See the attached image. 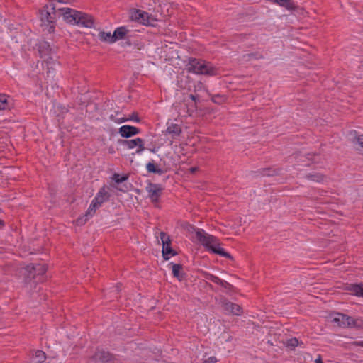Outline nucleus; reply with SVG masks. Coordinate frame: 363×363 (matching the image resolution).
Segmentation results:
<instances>
[{"label":"nucleus","mask_w":363,"mask_h":363,"mask_svg":"<svg viewBox=\"0 0 363 363\" xmlns=\"http://www.w3.org/2000/svg\"><path fill=\"white\" fill-rule=\"evenodd\" d=\"M196 237L208 250L230 259H233L228 252L220 247V242L216 237L206 233L203 230H198L196 232Z\"/></svg>","instance_id":"obj_1"},{"label":"nucleus","mask_w":363,"mask_h":363,"mask_svg":"<svg viewBox=\"0 0 363 363\" xmlns=\"http://www.w3.org/2000/svg\"><path fill=\"white\" fill-rule=\"evenodd\" d=\"M63 13L64 18L69 23L82 26L85 28H92L94 25V18L92 16L67 8Z\"/></svg>","instance_id":"obj_2"},{"label":"nucleus","mask_w":363,"mask_h":363,"mask_svg":"<svg viewBox=\"0 0 363 363\" xmlns=\"http://www.w3.org/2000/svg\"><path fill=\"white\" fill-rule=\"evenodd\" d=\"M186 69L189 72L196 74L208 76H216L218 74V69L211 62L196 58H189L186 65Z\"/></svg>","instance_id":"obj_3"},{"label":"nucleus","mask_w":363,"mask_h":363,"mask_svg":"<svg viewBox=\"0 0 363 363\" xmlns=\"http://www.w3.org/2000/svg\"><path fill=\"white\" fill-rule=\"evenodd\" d=\"M38 51L40 58L43 59L48 65H55L57 62V56L55 47H52L48 42L42 41L38 44Z\"/></svg>","instance_id":"obj_4"},{"label":"nucleus","mask_w":363,"mask_h":363,"mask_svg":"<svg viewBox=\"0 0 363 363\" xmlns=\"http://www.w3.org/2000/svg\"><path fill=\"white\" fill-rule=\"evenodd\" d=\"M47 269V266L42 264L27 265L23 269L26 281H30L38 278V277H39L38 281H40L41 279L40 277L46 272Z\"/></svg>","instance_id":"obj_5"},{"label":"nucleus","mask_w":363,"mask_h":363,"mask_svg":"<svg viewBox=\"0 0 363 363\" xmlns=\"http://www.w3.org/2000/svg\"><path fill=\"white\" fill-rule=\"evenodd\" d=\"M160 238L162 243V256L165 260L169 259L170 256L177 255V252L171 247V240L169 235L164 232L160 233Z\"/></svg>","instance_id":"obj_6"},{"label":"nucleus","mask_w":363,"mask_h":363,"mask_svg":"<svg viewBox=\"0 0 363 363\" xmlns=\"http://www.w3.org/2000/svg\"><path fill=\"white\" fill-rule=\"evenodd\" d=\"M119 143L129 150L137 147L135 152L138 154L142 152L145 150L144 141L140 138L132 140H120Z\"/></svg>","instance_id":"obj_7"},{"label":"nucleus","mask_w":363,"mask_h":363,"mask_svg":"<svg viewBox=\"0 0 363 363\" xmlns=\"http://www.w3.org/2000/svg\"><path fill=\"white\" fill-rule=\"evenodd\" d=\"M99 208V206L92 201L86 213L76 220V224L77 225H84L95 214L96 209Z\"/></svg>","instance_id":"obj_8"},{"label":"nucleus","mask_w":363,"mask_h":363,"mask_svg":"<svg viewBox=\"0 0 363 363\" xmlns=\"http://www.w3.org/2000/svg\"><path fill=\"white\" fill-rule=\"evenodd\" d=\"M146 191L151 201L152 202H157L161 196L162 189L158 184L150 183L146 187Z\"/></svg>","instance_id":"obj_9"},{"label":"nucleus","mask_w":363,"mask_h":363,"mask_svg":"<svg viewBox=\"0 0 363 363\" xmlns=\"http://www.w3.org/2000/svg\"><path fill=\"white\" fill-rule=\"evenodd\" d=\"M48 9V6H45L43 9L40 11L41 21L44 23H54L55 19V6L52 5V11H50Z\"/></svg>","instance_id":"obj_10"},{"label":"nucleus","mask_w":363,"mask_h":363,"mask_svg":"<svg viewBox=\"0 0 363 363\" xmlns=\"http://www.w3.org/2000/svg\"><path fill=\"white\" fill-rule=\"evenodd\" d=\"M108 190V187L106 186H102L99 189L95 198L93 199V201L99 207L102 205V203L109 200L111 195Z\"/></svg>","instance_id":"obj_11"},{"label":"nucleus","mask_w":363,"mask_h":363,"mask_svg":"<svg viewBox=\"0 0 363 363\" xmlns=\"http://www.w3.org/2000/svg\"><path fill=\"white\" fill-rule=\"evenodd\" d=\"M203 274L206 279L211 281L228 290H232L233 288L232 284H230L226 281L220 279L217 276H215L208 272H203Z\"/></svg>","instance_id":"obj_12"},{"label":"nucleus","mask_w":363,"mask_h":363,"mask_svg":"<svg viewBox=\"0 0 363 363\" xmlns=\"http://www.w3.org/2000/svg\"><path fill=\"white\" fill-rule=\"evenodd\" d=\"M140 133V130L131 125H123L119 128V133L121 137L128 138Z\"/></svg>","instance_id":"obj_13"},{"label":"nucleus","mask_w":363,"mask_h":363,"mask_svg":"<svg viewBox=\"0 0 363 363\" xmlns=\"http://www.w3.org/2000/svg\"><path fill=\"white\" fill-rule=\"evenodd\" d=\"M225 311L236 315H240L242 313V308L234 303L225 301L223 304Z\"/></svg>","instance_id":"obj_14"},{"label":"nucleus","mask_w":363,"mask_h":363,"mask_svg":"<svg viewBox=\"0 0 363 363\" xmlns=\"http://www.w3.org/2000/svg\"><path fill=\"white\" fill-rule=\"evenodd\" d=\"M131 18L140 21L143 24H150L148 13L145 11L136 10L132 14Z\"/></svg>","instance_id":"obj_15"},{"label":"nucleus","mask_w":363,"mask_h":363,"mask_svg":"<svg viewBox=\"0 0 363 363\" xmlns=\"http://www.w3.org/2000/svg\"><path fill=\"white\" fill-rule=\"evenodd\" d=\"M166 133L171 135L172 138L174 139L182 133V128L178 124L171 123L168 125Z\"/></svg>","instance_id":"obj_16"},{"label":"nucleus","mask_w":363,"mask_h":363,"mask_svg":"<svg viewBox=\"0 0 363 363\" xmlns=\"http://www.w3.org/2000/svg\"><path fill=\"white\" fill-rule=\"evenodd\" d=\"M361 322V320L354 319L352 317L345 315V320L342 328H360Z\"/></svg>","instance_id":"obj_17"},{"label":"nucleus","mask_w":363,"mask_h":363,"mask_svg":"<svg viewBox=\"0 0 363 363\" xmlns=\"http://www.w3.org/2000/svg\"><path fill=\"white\" fill-rule=\"evenodd\" d=\"M306 178L313 182H323L325 178V176L318 172H312L306 174Z\"/></svg>","instance_id":"obj_18"},{"label":"nucleus","mask_w":363,"mask_h":363,"mask_svg":"<svg viewBox=\"0 0 363 363\" xmlns=\"http://www.w3.org/2000/svg\"><path fill=\"white\" fill-rule=\"evenodd\" d=\"M173 276L177 278L179 281L183 279L184 274L182 272V265L180 264H174L171 262Z\"/></svg>","instance_id":"obj_19"},{"label":"nucleus","mask_w":363,"mask_h":363,"mask_svg":"<svg viewBox=\"0 0 363 363\" xmlns=\"http://www.w3.org/2000/svg\"><path fill=\"white\" fill-rule=\"evenodd\" d=\"M128 32V29L124 26L116 28L113 33L114 43L118 40L124 39Z\"/></svg>","instance_id":"obj_20"},{"label":"nucleus","mask_w":363,"mask_h":363,"mask_svg":"<svg viewBox=\"0 0 363 363\" xmlns=\"http://www.w3.org/2000/svg\"><path fill=\"white\" fill-rule=\"evenodd\" d=\"M111 355L109 352L101 350L97 351L94 354V358L101 362H106L111 359Z\"/></svg>","instance_id":"obj_21"},{"label":"nucleus","mask_w":363,"mask_h":363,"mask_svg":"<svg viewBox=\"0 0 363 363\" xmlns=\"http://www.w3.org/2000/svg\"><path fill=\"white\" fill-rule=\"evenodd\" d=\"M99 39L108 43H114L113 33L111 32L100 31L98 34Z\"/></svg>","instance_id":"obj_22"},{"label":"nucleus","mask_w":363,"mask_h":363,"mask_svg":"<svg viewBox=\"0 0 363 363\" xmlns=\"http://www.w3.org/2000/svg\"><path fill=\"white\" fill-rule=\"evenodd\" d=\"M345 320V314L337 313L332 317V323L336 324L339 327H343Z\"/></svg>","instance_id":"obj_23"},{"label":"nucleus","mask_w":363,"mask_h":363,"mask_svg":"<svg viewBox=\"0 0 363 363\" xmlns=\"http://www.w3.org/2000/svg\"><path fill=\"white\" fill-rule=\"evenodd\" d=\"M146 168L147 172L150 173H155L160 175L164 173V171L161 168L157 167L153 162H148L146 165Z\"/></svg>","instance_id":"obj_24"},{"label":"nucleus","mask_w":363,"mask_h":363,"mask_svg":"<svg viewBox=\"0 0 363 363\" xmlns=\"http://www.w3.org/2000/svg\"><path fill=\"white\" fill-rule=\"evenodd\" d=\"M350 290L354 295L363 297V284L352 285Z\"/></svg>","instance_id":"obj_25"},{"label":"nucleus","mask_w":363,"mask_h":363,"mask_svg":"<svg viewBox=\"0 0 363 363\" xmlns=\"http://www.w3.org/2000/svg\"><path fill=\"white\" fill-rule=\"evenodd\" d=\"M110 118L113 121H117L118 123H123V122H125L126 121H128V119H130V120H133L136 122H139L140 121V118H138V115L136 113H133V115L130 116V118H118V119H115L113 116L111 115L110 116Z\"/></svg>","instance_id":"obj_26"},{"label":"nucleus","mask_w":363,"mask_h":363,"mask_svg":"<svg viewBox=\"0 0 363 363\" xmlns=\"http://www.w3.org/2000/svg\"><path fill=\"white\" fill-rule=\"evenodd\" d=\"M128 179V175H123L122 177L120 176V174L115 173L112 176V179L117 184L122 183L125 181H126Z\"/></svg>","instance_id":"obj_27"},{"label":"nucleus","mask_w":363,"mask_h":363,"mask_svg":"<svg viewBox=\"0 0 363 363\" xmlns=\"http://www.w3.org/2000/svg\"><path fill=\"white\" fill-rule=\"evenodd\" d=\"M35 357L39 363L43 362L46 359L45 353L42 350H37L35 353Z\"/></svg>","instance_id":"obj_28"},{"label":"nucleus","mask_w":363,"mask_h":363,"mask_svg":"<svg viewBox=\"0 0 363 363\" xmlns=\"http://www.w3.org/2000/svg\"><path fill=\"white\" fill-rule=\"evenodd\" d=\"M8 106V100L5 94H0V110H5Z\"/></svg>","instance_id":"obj_29"},{"label":"nucleus","mask_w":363,"mask_h":363,"mask_svg":"<svg viewBox=\"0 0 363 363\" xmlns=\"http://www.w3.org/2000/svg\"><path fill=\"white\" fill-rule=\"evenodd\" d=\"M298 345V340L296 338H291L286 341V346L291 348H294Z\"/></svg>","instance_id":"obj_30"},{"label":"nucleus","mask_w":363,"mask_h":363,"mask_svg":"<svg viewBox=\"0 0 363 363\" xmlns=\"http://www.w3.org/2000/svg\"><path fill=\"white\" fill-rule=\"evenodd\" d=\"M211 99L216 104H222L226 100V98L225 96L217 94L214 95Z\"/></svg>","instance_id":"obj_31"},{"label":"nucleus","mask_w":363,"mask_h":363,"mask_svg":"<svg viewBox=\"0 0 363 363\" xmlns=\"http://www.w3.org/2000/svg\"><path fill=\"white\" fill-rule=\"evenodd\" d=\"M278 172L276 170H272L270 169H263L262 174L266 176H274L277 174Z\"/></svg>","instance_id":"obj_32"},{"label":"nucleus","mask_w":363,"mask_h":363,"mask_svg":"<svg viewBox=\"0 0 363 363\" xmlns=\"http://www.w3.org/2000/svg\"><path fill=\"white\" fill-rule=\"evenodd\" d=\"M189 98L194 102V104L193 106L194 109L197 108V101H199V96L196 94H190Z\"/></svg>","instance_id":"obj_33"},{"label":"nucleus","mask_w":363,"mask_h":363,"mask_svg":"<svg viewBox=\"0 0 363 363\" xmlns=\"http://www.w3.org/2000/svg\"><path fill=\"white\" fill-rule=\"evenodd\" d=\"M246 57H247L248 60H250L252 58L260 59V58L263 57L262 55H259L258 53L248 54V55H246Z\"/></svg>","instance_id":"obj_34"},{"label":"nucleus","mask_w":363,"mask_h":363,"mask_svg":"<svg viewBox=\"0 0 363 363\" xmlns=\"http://www.w3.org/2000/svg\"><path fill=\"white\" fill-rule=\"evenodd\" d=\"M357 143L363 147V135H360L356 138Z\"/></svg>","instance_id":"obj_35"},{"label":"nucleus","mask_w":363,"mask_h":363,"mask_svg":"<svg viewBox=\"0 0 363 363\" xmlns=\"http://www.w3.org/2000/svg\"><path fill=\"white\" fill-rule=\"evenodd\" d=\"M217 361L218 360L216 357H210L204 361V363H216Z\"/></svg>","instance_id":"obj_36"},{"label":"nucleus","mask_w":363,"mask_h":363,"mask_svg":"<svg viewBox=\"0 0 363 363\" xmlns=\"http://www.w3.org/2000/svg\"><path fill=\"white\" fill-rule=\"evenodd\" d=\"M47 27H48V31L50 33L54 32V30H55L54 23H48Z\"/></svg>","instance_id":"obj_37"},{"label":"nucleus","mask_w":363,"mask_h":363,"mask_svg":"<svg viewBox=\"0 0 363 363\" xmlns=\"http://www.w3.org/2000/svg\"><path fill=\"white\" fill-rule=\"evenodd\" d=\"M353 345L363 347V341H355L352 343Z\"/></svg>","instance_id":"obj_38"},{"label":"nucleus","mask_w":363,"mask_h":363,"mask_svg":"<svg viewBox=\"0 0 363 363\" xmlns=\"http://www.w3.org/2000/svg\"><path fill=\"white\" fill-rule=\"evenodd\" d=\"M120 291V289H119V285L117 284L114 288H113V290L112 291L113 293H115L116 294H118V292Z\"/></svg>","instance_id":"obj_39"},{"label":"nucleus","mask_w":363,"mask_h":363,"mask_svg":"<svg viewBox=\"0 0 363 363\" xmlns=\"http://www.w3.org/2000/svg\"><path fill=\"white\" fill-rule=\"evenodd\" d=\"M60 3L67 4L70 3L72 0H57Z\"/></svg>","instance_id":"obj_40"},{"label":"nucleus","mask_w":363,"mask_h":363,"mask_svg":"<svg viewBox=\"0 0 363 363\" xmlns=\"http://www.w3.org/2000/svg\"><path fill=\"white\" fill-rule=\"evenodd\" d=\"M197 170H198V168H197V167H191V168L189 169V172H190L191 173H194V172H196Z\"/></svg>","instance_id":"obj_41"},{"label":"nucleus","mask_w":363,"mask_h":363,"mask_svg":"<svg viewBox=\"0 0 363 363\" xmlns=\"http://www.w3.org/2000/svg\"><path fill=\"white\" fill-rule=\"evenodd\" d=\"M315 363H323L322 362V359H321V357H319L318 359H315Z\"/></svg>","instance_id":"obj_42"},{"label":"nucleus","mask_w":363,"mask_h":363,"mask_svg":"<svg viewBox=\"0 0 363 363\" xmlns=\"http://www.w3.org/2000/svg\"><path fill=\"white\" fill-rule=\"evenodd\" d=\"M4 225V221L0 219V227L2 228Z\"/></svg>","instance_id":"obj_43"},{"label":"nucleus","mask_w":363,"mask_h":363,"mask_svg":"<svg viewBox=\"0 0 363 363\" xmlns=\"http://www.w3.org/2000/svg\"><path fill=\"white\" fill-rule=\"evenodd\" d=\"M150 150L152 152H156L155 148L150 149Z\"/></svg>","instance_id":"obj_44"},{"label":"nucleus","mask_w":363,"mask_h":363,"mask_svg":"<svg viewBox=\"0 0 363 363\" xmlns=\"http://www.w3.org/2000/svg\"><path fill=\"white\" fill-rule=\"evenodd\" d=\"M163 166H166L165 162H163Z\"/></svg>","instance_id":"obj_45"}]
</instances>
